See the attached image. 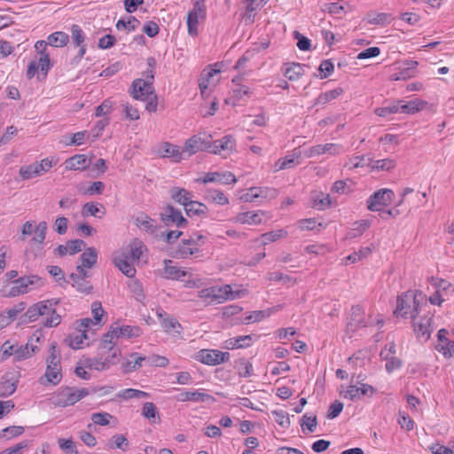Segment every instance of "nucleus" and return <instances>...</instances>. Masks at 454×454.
<instances>
[{"label":"nucleus","instance_id":"f257e3e1","mask_svg":"<svg viewBox=\"0 0 454 454\" xmlns=\"http://www.w3.org/2000/svg\"><path fill=\"white\" fill-rule=\"evenodd\" d=\"M145 250L142 241L134 239L126 249L114 253L113 262L125 276L133 278L136 275L135 266Z\"/></svg>","mask_w":454,"mask_h":454},{"label":"nucleus","instance_id":"f03ea898","mask_svg":"<svg viewBox=\"0 0 454 454\" xmlns=\"http://www.w3.org/2000/svg\"><path fill=\"white\" fill-rule=\"evenodd\" d=\"M43 337L41 331H36L26 345H20L16 341L6 340L0 348V360L5 361L13 356L14 361L20 362L30 358L38 351L35 343L40 342Z\"/></svg>","mask_w":454,"mask_h":454},{"label":"nucleus","instance_id":"7ed1b4c3","mask_svg":"<svg viewBox=\"0 0 454 454\" xmlns=\"http://www.w3.org/2000/svg\"><path fill=\"white\" fill-rule=\"evenodd\" d=\"M57 302L51 300L42 301L30 306L24 314V322H35L43 317V324L47 327H54L59 325L60 316L56 312Z\"/></svg>","mask_w":454,"mask_h":454},{"label":"nucleus","instance_id":"20e7f679","mask_svg":"<svg viewBox=\"0 0 454 454\" xmlns=\"http://www.w3.org/2000/svg\"><path fill=\"white\" fill-rule=\"evenodd\" d=\"M144 76L145 78H139L133 82L131 94L135 99L146 102L145 108L147 111L155 112L157 101L153 87L154 72L146 70Z\"/></svg>","mask_w":454,"mask_h":454},{"label":"nucleus","instance_id":"39448f33","mask_svg":"<svg viewBox=\"0 0 454 454\" xmlns=\"http://www.w3.org/2000/svg\"><path fill=\"white\" fill-rule=\"evenodd\" d=\"M142 334V330L137 325H124L120 322L112 324L102 338V348H111L119 340H130Z\"/></svg>","mask_w":454,"mask_h":454},{"label":"nucleus","instance_id":"423d86ee","mask_svg":"<svg viewBox=\"0 0 454 454\" xmlns=\"http://www.w3.org/2000/svg\"><path fill=\"white\" fill-rule=\"evenodd\" d=\"M420 291H407L397 297L396 308L394 314L398 317L411 318L419 316L421 311L419 297Z\"/></svg>","mask_w":454,"mask_h":454},{"label":"nucleus","instance_id":"0eeeda50","mask_svg":"<svg viewBox=\"0 0 454 454\" xmlns=\"http://www.w3.org/2000/svg\"><path fill=\"white\" fill-rule=\"evenodd\" d=\"M246 294V290L233 291L230 285L212 286L200 290V302L203 301L206 304L212 301L222 303L227 300H235L244 297Z\"/></svg>","mask_w":454,"mask_h":454},{"label":"nucleus","instance_id":"6e6552de","mask_svg":"<svg viewBox=\"0 0 454 454\" xmlns=\"http://www.w3.org/2000/svg\"><path fill=\"white\" fill-rule=\"evenodd\" d=\"M236 142L232 136H224L219 140L212 141L211 137L200 138V151L214 154H221L223 157L230 155L235 149Z\"/></svg>","mask_w":454,"mask_h":454},{"label":"nucleus","instance_id":"1a4fd4ad","mask_svg":"<svg viewBox=\"0 0 454 454\" xmlns=\"http://www.w3.org/2000/svg\"><path fill=\"white\" fill-rule=\"evenodd\" d=\"M221 80V66L218 63L207 66L200 77V96H210Z\"/></svg>","mask_w":454,"mask_h":454},{"label":"nucleus","instance_id":"9d476101","mask_svg":"<svg viewBox=\"0 0 454 454\" xmlns=\"http://www.w3.org/2000/svg\"><path fill=\"white\" fill-rule=\"evenodd\" d=\"M91 329L90 318H82L75 323L74 331L67 337V343L74 349L82 348L87 346L88 332Z\"/></svg>","mask_w":454,"mask_h":454},{"label":"nucleus","instance_id":"9b49d317","mask_svg":"<svg viewBox=\"0 0 454 454\" xmlns=\"http://www.w3.org/2000/svg\"><path fill=\"white\" fill-rule=\"evenodd\" d=\"M46 364L45 377L47 380L52 384H58L61 380V368L60 352L57 348L56 342H52L50 346Z\"/></svg>","mask_w":454,"mask_h":454},{"label":"nucleus","instance_id":"f8f14e48","mask_svg":"<svg viewBox=\"0 0 454 454\" xmlns=\"http://www.w3.org/2000/svg\"><path fill=\"white\" fill-rule=\"evenodd\" d=\"M428 282L435 289L434 294L429 297V301L433 305L441 306L454 294V286L448 280L431 277L428 278Z\"/></svg>","mask_w":454,"mask_h":454},{"label":"nucleus","instance_id":"ddd939ff","mask_svg":"<svg viewBox=\"0 0 454 454\" xmlns=\"http://www.w3.org/2000/svg\"><path fill=\"white\" fill-rule=\"evenodd\" d=\"M89 395L87 388L66 387L59 390L53 397L54 404L61 407L73 405Z\"/></svg>","mask_w":454,"mask_h":454},{"label":"nucleus","instance_id":"4468645a","mask_svg":"<svg viewBox=\"0 0 454 454\" xmlns=\"http://www.w3.org/2000/svg\"><path fill=\"white\" fill-rule=\"evenodd\" d=\"M434 317L430 313L423 316H416L411 319L412 327L416 337L421 341H427L434 330Z\"/></svg>","mask_w":454,"mask_h":454},{"label":"nucleus","instance_id":"2eb2a0df","mask_svg":"<svg viewBox=\"0 0 454 454\" xmlns=\"http://www.w3.org/2000/svg\"><path fill=\"white\" fill-rule=\"evenodd\" d=\"M53 166V162L49 158L42 160L40 162L23 166L20 169V176L24 180L35 178L48 172Z\"/></svg>","mask_w":454,"mask_h":454},{"label":"nucleus","instance_id":"dca6fc26","mask_svg":"<svg viewBox=\"0 0 454 454\" xmlns=\"http://www.w3.org/2000/svg\"><path fill=\"white\" fill-rule=\"evenodd\" d=\"M346 152L345 147L340 144L327 143L317 145L304 150L303 154L306 158H313L323 154L336 156Z\"/></svg>","mask_w":454,"mask_h":454},{"label":"nucleus","instance_id":"f3484780","mask_svg":"<svg viewBox=\"0 0 454 454\" xmlns=\"http://www.w3.org/2000/svg\"><path fill=\"white\" fill-rule=\"evenodd\" d=\"M394 197V192L387 188L380 189L367 200V207L370 211H381L387 206Z\"/></svg>","mask_w":454,"mask_h":454},{"label":"nucleus","instance_id":"a211bd4d","mask_svg":"<svg viewBox=\"0 0 454 454\" xmlns=\"http://www.w3.org/2000/svg\"><path fill=\"white\" fill-rule=\"evenodd\" d=\"M47 231V223L46 222H40L36 226H35L34 222L27 221L21 228V233L24 237L29 236L34 233V237L32 239V242L35 244H43Z\"/></svg>","mask_w":454,"mask_h":454},{"label":"nucleus","instance_id":"6ab92c4d","mask_svg":"<svg viewBox=\"0 0 454 454\" xmlns=\"http://www.w3.org/2000/svg\"><path fill=\"white\" fill-rule=\"evenodd\" d=\"M51 67L50 54L43 53L41 55H37L36 59L32 60L27 70V78H33L36 73L41 71L44 75L50 70Z\"/></svg>","mask_w":454,"mask_h":454},{"label":"nucleus","instance_id":"aec40b11","mask_svg":"<svg viewBox=\"0 0 454 454\" xmlns=\"http://www.w3.org/2000/svg\"><path fill=\"white\" fill-rule=\"evenodd\" d=\"M229 352L217 349H200V363L207 365H218L230 359Z\"/></svg>","mask_w":454,"mask_h":454},{"label":"nucleus","instance_id":"412c9836","mask_svg":"<svg viewBox=\"0 0 454 454\" xmlns=\"http://www.w3.org/2000/svg\"><path fill=\"white\" fill-rule=\"evenodd\" d=\"M267 213L263 210L246 211L239 213L231 221L236 223L247 225H258L262 222Z\"/></svg>","mask_w":454,"mask_h":454},{"label":"nucleus","instance_id":"4be33fe9","mask_svg":"<svg viewBox=\"0 0 454 454\" xmlns=\"http://www.w3.org/2000/svg\"><path fill=\"white\" fill-rule=\"evenodd\" d=\"M98 259V252L94 247L87 248L81 255V263L77 266L79 277L84 278L88 276L87 269L95 265Z\"/></svg>","mask_w":454,"mask_h":454},{"label":"nucleus","instance_id":"5701e85b","mask_svg":"<svg viewBox=\"0 0 454 454\" xmlns=\"http://www.w3.org/2000/svg\"><path fill=\"white\" fill-rule=\"evenodd\" d=\"M202 183H216L221 184H231L237 182L236 176L231 171L208 172L201 179Z\"/></svg>","mask_w":454,"mask_h":454},{"label":"nucleus","instance_id":"b1692460","mask_svg":"<svg viewBox=\"0 0 454 454\" xmlns=\"http://www.w3.org/2000/svg\"><path fill=\"white\" fill-rule=\"evenodd\" d=\"M158 154L160 157L170 159L173 162H179L184 158L179 146L168 142L159 146Z\"/></svg>","mask_w":454,"mask_h":454},{"label":"nucleus","instance_id":"393cba45","mask_svg":"<svg viewBox=\"0 0 454 454\" xmlns=\"http://www.w3.org/2000/svg\"><path fill=\"white\" fill-rule=\"evenodd\" d=\"M156 313L161 319V325L167 333L176 335L180 333L181 325L175 318L168 317L162 309H157Z\"/></svg>","mask_w":454,"mask_h":454},{"label":"nucleus","instance_id":"a878e982","mask_svg":"<svg viewBox=\"0 0 454 454\" xmlns=\"http://www.w3.org/2000/svg\"><path fill=\"white\" fill-rule=\"evenodd\" d=\"M417 67H418L417 61H415V60L406 61L399 72L394 73L390 75V80L391 81H401V80H407L411 77H413L415 75Z\"/></svg>","mask_w":454,"mask_h":454},{"label":"nucleus","instance_id":"bb28decb","mask_svg":"<svg viewBox=\"0 0 454 454\" xmlns=\"http://www.w3.org/2000/svg\"><path fill=\"white\" fill-rule=\"evenodd\" d=\"M306 66L301 65L299 63H287L283 68L284 75L291 82L299 80L301 76L304 75Z\"/></svg>","mask_w":454,"mask_h":454},{"label":"nucleus","instance_id":"cd10ccee","mask_svg":"<svg viewBox=\"0 0 454 454\" xmlns=\"http://www.w3.org/2000/svg\"><path fill=\"white\" fill-rule=\"evenodd\" d=\"M161 220L167 225L176 224V226H181L184 222L182 214L170 206L167 207L161 213Z\"/></svg>","mask_w":454,"mask_h":454},{"label":"nucleus","instance_id":"c85d7f7f","mask_svg":"<svg viewBox=\"0 0 454 454\" xmlns=\"http://www.w3.org/2000/svg\"><path fill=\"white\" fill-rule=\"evenodd\" d=\"M17 387V380L12 373H8L0 378V396H7L13 394Z\"/></svg>","mask_w":454,"mask_h":454},{"label":"nucleus","instance_id":"c756f323","mask_svg":"<svg viewBox=\"0 0 454 454\" xmlns=\"http://www.w3.org/2000/svg\"><path fill=\"white\" fill-rule=\"evenodd\" d=\"M400 103L401 113L406 114H415L424 110L427 106V102L420 98H415L409 102L400 101Z\"/></svg>","mask_w":454,"mask_h":454},{"label":"nucleus","instance_id":"7c9ffc66","mask_svg":"<svg viewBox=\"0 0 454 454\" xmlns=\"http://www.w3.org/2000/svg\"><path fill=\"white\" fill-rule=\"evenodd\" d=\"M100 356H102V359L105 361V364L106 365L107 369H109L111 366L116 364L121 356V350L115 346L112 347L111 348H102V342L100 343Z\"/></svg>","mask_w":454,"mask_h":454},{"label":"nucleus","instance_id":"2f4dec72","mask_svg":"<svg viewBox=\"0 0 454 454\" xmlns=\"http://www.w3.org/2000/svg\"><path fill=\"white\" fill-rule=\"evenodd\" d=\"M188 33L191 36L196 37L199 34V2H195L193 9L187 16Z\"/></svg>","mask_w":454,"mask_h":454},{"label":"nucleus","instance_id":"473e14b6","mask_svg":"<svg viewBox=\"0 0 454 454\" xmlns=\"http://www.w3.org/2000/svg\"><path fill=\"white\" fill-rule=\"evenodd\" d=\"M85 247V243L81 239L68 241L65 245H60L56 249L58 254L63 256L67 254H74Z\"/></svg>","mask_w":454,"mask_h":454},{"label":"nucleus","instance_id":"72a5a7b5","mask_svg":"<svg viewBox=\"0 0 454 454\" xmlns=\"http://www.w3.org/2000/svg\"><path fill=\"white\" fill-rule=\"evenodd\" d=\"M204 103H200V114L203 117L212 116L215 114L218 109V100L215 96H205Z\"/></svg>","mask_w":454,"mask_h":454},{"label":"nucleus","instance_id":"f704fd0d","mask_svg":"<svg viewBox=\"0 0 454 454\" xmlns=\"http://www.w3.org/2000/svg\"><path fill=\"white\" fill-rule=\"evenodd\" d=\"M241 78L237 76L232 79V82L236 83L237 87L232 90V98L236 101L247 100L250 98L252 91L249 87L240 84Z\"/></svg>","mask_w":454,"mask_h":454},{"label":"nucleus","instance_id":"c9c22d12","mask_svg":"<svg viewBox=\"0 0 454 454\" xmlns=\"http://www.w3.org/2000/svg\"><path fill=\"white\" fill-rule=\"evenodd\" d=\"M20 283L23 294L31 292L34 289L39 288L43 286L42 278L37 276L32 275L27 277L20 278Z\"/></svg>","mask_w":454,"mask_h":454},{"label":"nucleus","instance_id":"e433bc0d","mask_svg":"<svg viewBox=\"0 0 454 454\" xmlns=\"http://www.w3.org/2000/svg\"><path fill=\"white\" fill-rule=\"evenodd\" d=\"M67 170H83L87 168V157L84 154H75L65 161Z\"/></svg>","mask_w":454,"mask_h":454},{"label":"nucleus","instance_id":"4c0bfd02","mask_svg":"<svg viewBox=\"0 0 454 454\" xmlns=\"http://www.w3.org/2000/svg\"><path fill=\"white\" fill-rule=\"evenodd\" d=\"M234 368L236 369L239 377L248 378L254 373L253 364L247 358H239L235 361Z\"/></svg>","mask_w":454,"mask_h":454},{"label":"nucleus","instance_id":"58836bf2","mask_svg":"<svg viewBox=\"0 0 454 454\" xmlns=\"http://www.w3.org/2000/svg\"><path fill=\"white\" fill-rule=\"evenodd\" d=\"M313 207L319 210L329 207L332 204L330 195L321 192H316L311 196Z\"/></svg>","mask_w":454,"mask_h":454},{"label":"nucleus","instance_id":"ea45409f","mask_svg":"<svg viewBox=\"0 0 454 454\" xmlns=\"http://www.w3.org/2000/svg\"><path fill=\"white\" fill-rule=\"evenodd\" d=\"M227 348H247L252 344V337L250 335H241L230 338L226 340Z\"/></svg>","mask_w":454,"mask_h":454},{"label":"nucleus","instance_id":"a19ab883","mask_svg":"<svg viewBox=\"0 0 454 454\" xmlns=\"http://www.w3.org/2000/svg\"><path fill=\"white\" fill-rule=\"evenodd\" d=\"M368 160V166L371 167L372 170H391L396 166V162L395 160L390 158H386L382 160H372L370 159Z\"/></svg>","mask_w":454,"mask_h":454},{"label":"nucleus","instance_id":"79ce46f5","mask_svg":"<svg viewBox=\"0 0 454 454\" xmlns=\"http://www.w3.org/2000/svg\"><path fill=\"white\" fill-rule=\"evenodd\" d=\"M287 234L288 233L286 230L279 229L262 234L259 238V240L263 246H266L271 242H275L280 239L286 238Z\"/></svg>","mask_w":454,"mask_h":454},{"label":"nucleus","instance_id":"37998d69","mask_svg":"<svg viewBox=\"0 0 454 454\" xmlns=\"http://www.w3.org/2000/svg\"><path fill=\"white\" fill-rule=\"evenodd\" d=\"M364 313L361 307H353L350 312L348 326L351 327V329H355L364 325Z\"/></svg>","mask_w":454,"mask_h":454},{"label":"nucleus","instance_id":"c03bdc74","mask_svg":"<svg viewBox=\"0 0 454 454\" xmlns=\"http://www.w3.org/2000/svg\"><path fill=\"white\" fill-rule=\"evenodd\" d=\"M91 421L98 426H109L114 422V426L117 424V419L108 412H95L90 416Z\"/></svg>","mask_w":454,"mask_h":454},{"label":"nucleus","instance_id":"a18cd8bd","mask_svg":"<svg viewBox=\"0 0 454 454\" xmlns=\"http://www.w3.org/2000/svg\"><path fill=\"white\" fill-rule=\"evenodd\" d=\"M118 398L123 399V400H129V399H143V398H148L150 395L147 392H144L142 390L134 389V388H126L123 390H121L116 395Z\"/></svg>","mask_w":454,"mask_h":454},{"label":"nucleus","instance_id":"49530a36","mask_svg":"<svg viewBox=\"0 0 454 454\" xmlns=\"http://www.w3.org/2000/svg\"><path fill=\"white\" fill-rule=\"evenodd\" d=\"M136 225L146 232H153L155 230L154 221L145 214H139L135 219Z\"/></svg>","mask_w":454,"mask_h":454},{"label":"nucleus","instance_id":"de8ad7c7","mask_svg":"<svg viewBox=\"0 0 454 454\" xmlns=\"http://www.w3.org/2000/svg\"><path fill=\"white\" fill-rule=\"evenodd\" d=\"M165 267L163 270V277L170 279H179L184 277L185 273L177 268L172 261H165Z\"/></svg>","mask_w":454,"mask_h":454},{"label":"nucleus","instance_id":"09e8293b","mask_svg":"<svg viewBox=\"0 0 454 454\" xmlns=\"http://www.w3.org/2000/svg\"><path fill=\"white\" fill-rule=\"evenodd\" d=\"M48 43L53 47H64L69 41L67 34L62 31H58L51 34L48 38Z\"/></svg>","mask_w":454,"mask_h":454},{"label":"nucleus","instance_id":"8fccbe9b","mask_svg":"<svg viewBox=\"0 0 454 454\" xmlns=\"http://www.w3.org/2000/svg\"><path fill=\"white\" fill-rule=\"evenodd\" d=\"M298 154L287 155L278 160L273 165V171L278 172L286 168H292L295 166L294 160L298 158Z\"/></svg>","mask_w":454,"mask_h":454},{"label":"nucleus","instance_id":"3c124183","mask_svg":"<svg viewBox=\"0 0 454 454\" xmlns=\"http://www.w3.org/2000/svg\"><path fill=\"white\" fill-rule=\"evenodd\" d=\"M21 287L20 279H15L3 287V295L5 297H16L21 295L23 294Z\"/></svg>","mask_w":454,"mask_h":454},{"label":"nucleus","instance_id":"603ef678","mask_svg":"<svg viewBox=\"0 0 454 454\" xmlns=\"http://www.w3.org/2000/svg\"><path fill=\"white\" fill-rule=\"evenodd\" d=\"M206 200L212 201L217 205H227L229 204V199L224 193L219 190H209L205 194Z\"/></svg>","mask_w":454,"mask_h":454},{"label":"nucleus","instance_id":"864d4df0","mask_svg":"<svg viewBox=\"0 0 454 454\" xmlns=\"http://www.w3.org/2000/svg\"><path fill=\"white\" fill-rule=\"evenodd\" d=\"M343 92V90L341 88H335L333 90L325 91L324 93H321L317 100L316 103L318 105H325L335 98H337L339 96H340Z\"/></svg>","mask_w":454,"mask_h":454},{"label":"nucleus","instance_id":"5fc2aeb1","mask_svg":"<svg viewBox=\"0 0 454 454\" xmlns=\"http://www.w3.org/2000/svg\"><path fill=\"white\" fill-rule=\"evenodd\" d=\"M340 395L344 398L350 401H356L360 399V394L358 386L349 385L347 387L341 386Z\"/></svg>","mask_w":454,"mask_h":454},{"label":"nucleus","instance_id":"6e6d98bb","mask_svg":"<svg viewBox=\"0 0 454 454\" xmlns=\"http://www.w3.org/2000/svg\"><path fill=\"white\" fill-rule=\"evenodd\" d=\"M82 364L88 367L90 370L96 371H105L107 370L106 365L105 364V361L102 359V356L99 355L97 358H83Z\"/></svg>","mask_w":454,"mask_h":454},{"label":"nucleus","instance_id":"4d7b16f0","mask_svg":"<svg viewBox=\"0 0 454 454\" xmlns=\"http://www.w3.org/2000/svg\"><path fill=\"white\" fill-rule=\"evenodd\" d=\"M142 415L152 423L156 422L159 417L156 406L151 402H146L143 404Z\"/></svg>","mask_w":454,"mask_h":454},{"label":"nucleus","instance_id":"13d9d810","mask_svg":"<svg viewBox=\"0 0 454 454\" xmlns=\"http://www.w3.org/2000/svg\"><path fill=\"white\" fill-rule=\"evenodd\" d=\"M317 426V420L316 416H312V415H309V414H304L302 416L301 427V430L303 433H305L306 430L309 433L315 432Z\"/></svg>","mask_w":454,"mask_h":454},{"label":"nucleus","instance_id":"bf43d9fd","mask_svg":"<svg viewBox=\"0 0 454 454\" xmlns=\"http://www.w3.org/2000/svg\"><path fill=\"white\" fill-rule=\"evenodd\" d=\"M91 313L93 316V318H90L91 321V327L94 325H101L102 317L105 314V311L102 308V305L99 301H94L91 304Z\"/></svg>","mask_w":454,"mask_h":454},{"label":"nucleus","instance_id":"052dcab7","mask_svg":"<svg viewBox=\"0 0 454 454\" xmlns=\"http://www.w3.org/2000/svg\"><path fill=\"white\" fill-rule=\"evenodd\" d=\"M90 138V133L88 131H79L72 134V141L67 142L66 139H61V143L67 146L70 145H82Z\"/></svg>","mask_w":454,"mask_h":454},{"label":"nucleus","instance_id":"680f3d73","mask_svg":"<svg viewBox=\"0 0 454 454\" xmlns=\"http://www.w3.org/2000/svg\"><path fill=\"white\" fill-rule=\"evenodd\" d=\"M436 349L447 359L454 357V341L451 340H443L442 344H437Z\"/></svg>","mask_w":454,"mask_h":454},{"label":"nucleus","instance_id":"e2e57ef3","mask_svg":"<svg viewBox=\"0 0 454 454\" xmlns=\"http://www.w3.org/2000/svg\"><path fill=\"white\" fill-rule=\"evenodd\" d=\"M24 432V427L20 426H12L3 429L0 432V437L10 440L13 437L19 436L22 434Z\"/></svg>","mask_w":454,"mask_h":454},{"label":"nucleus","instance_id":"0e129e2a","mask_svg":"<svg viewBox=\"0 0 454 454\" xmlns=\"http://www.w3.org/2000/svg\"><path fill=\"white\" fill-rule=\"evenodd\" d=\"M390 22V15L385 12L375 13L369 15L368 23L372 25L384 26Z\"/></svg>","mask_w":454,"mask_h":454},{"label":"nucleus","instance_id":"69168bd1","mask_svg":"<svg viewBox=\"0 0 454 454\" xmlns=\"http://www.w3.org/2000/svg\"><path fill=\"white\" fill-rule=\"evenodd\" d=\"M199 149V139L196 136H193L190 139H188L184 145V147L181 152L184 155L190 156L195 153Z\"/></svg>","mask_w":454,"mask_h":454},{"label":"nucleus","instance_id":"338daca9","mask_svg":"<svg viewBox=\"0 0 454 454\" xmlns=\"http://www.w3.org/2000/svg\"><path fill=\"white\" fill-rule=\"evenodd\" d=\"M139 24L140 23L137 19H135L133 17H129L128 19V20H118V22L116 24V27L119 30L125 29L128 31H134L138 27Z\"/></svg>","mask_w":454,"mask_h":454},{"label":"nucleus","instance_id":"774afa93","mask_svg":"<svg viewBox=\"0 0 454 454\" xmlns=\"http://www.w3.org/2000/svg\"><path fill=\"white\" fill-rule=\"evenodd\" d=\"M397 422L401 428L406 431H411L414 428V421L403 411H399Z\"/></svg>","mask_w":454,"mask_h":454}]
</instances>
